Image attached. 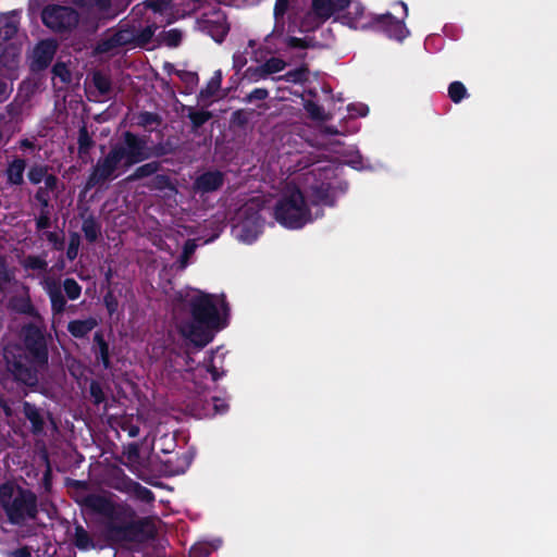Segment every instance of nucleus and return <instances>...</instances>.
I'll use <instances>...</instances> for the list:
<instances>
[{
	"instance_id": "nucleus-1",
	"label": "nucleus",
	"mask_w": 557,
	"mask_h": 557,
	"mask_svg": "<svg viewBox=\"0 0 557 557\" xmlns=\"http://www.w3.org/2000/svg\"><path fill=\"white\" fill-rule=\"evenodd\" d=\"M282 168L289 174L274 210L276 221L287 228H301L322 215V206H333L335 172L330 166L304 171L310 164L299 153L282 158Z\"/></svg>"
},
{
	"instance_id": "nucleus-2",
	"label": "nucleus",
	"mask_w": 557,
	"mask_h": 557,
	"mask_svg": "<svg viewBox=\"0 0 557 557\" xmlns=\"http://www.w3.org/2000/svg\"><path fill=\"white\" fill-rule=\"evenodd\" d=\"M178 301L174 310L177 331L194 346H207L213 339L214 332L225 325L223 318L227 307L224 297L187 289L178 293Z\"/></svg>"
},
{
	"instance_id": "nucleus-3",
	"label": "nucleus",
	"mask_w": 557,
	"mask_h": 557,
	"mask_svg": "<svg viewBox=\"0 0 557 557\" xmlns=\"http://www.w3.org/2000/svg\"><path fill=\"white\" fill-rule=\"evenodd\" d=\"M74 545L79 550L104 548L141 550L147 546H161L151 529L154 524H92L86 531L75 524Z\"/></svg>"
},
{
	"instance_id": "nucleus-4",
	"label": "nucleus",
	"mask_w": 557,
	"mask_h": 557,
	"mask_svg": "<svg viewBox=\"0 0 557 557\" xmlns=\"http://www.w3.org/2000/svg\"><path fill=\"white\" fill-rule=\"evenodd\" d=\"M23 336L26 349L8 345L4 347L3 356L8 369L17 381L34 385L37 382V369L47 363L48 351L44 335L38 327L34 325L24 327Z\"/></svg>"
},
{
	"instance_id": "nucleus-5",
	"label": "nucleus",
	"mask_w": 557,
	"mask_h": 557,
	"mask_svg": "<svg viewBox=\"0 0 557 557\" xmlns=\"http://www.w3.org/2000/svg\"><path fill=\"white\" fill-rule=\"evenodd\" d=\"M0 505L11 522L17 519H34L37 512L36 496L13 482L0 486Z\"/></svg>"
},
{
	"instance_id": "nucleus-6",
	"label": "nucleus",
	"mask_w": 557,
	"mask_h": 557,
	"mask_svg": "<svg viewBox=\"0 0 557 557\" xmlns=\"http://www.w3.org/2000/svg\"><path fill=\"white\" fill-rule=\"evenodd\" d=\"M261 200L259 197L251 198L238 209L233 225L235 238L245 244L255 242L261 232Z\"/></svg>"
},
{
	"instance_id": "nucleus-7",
	"label": "nucleus",
	"mask_w": 557,
	"mask_h": 557,
	"mask_svg": "<svg viewBox=\"0 0 557 557\" xmlns=\"http://www.w3.org/2000/svg\"><path fill=\"white\" fill-rule=\"evenodd\" d=\"M126 169L117 151L112 148L103 159L98 160L87 181V187L91 188L100 183L114 178L121 171H125Z\"/></svg>"
},
{
	"instance_id": "nucleus-8",
	"label": "nucleus",
	"mask_w": 557,
	"mask_h": 557,
	"mask_svg": "<svg viewBox=\"0 0 557 557\" xmlns=\"http://www.w3.org/2000/svg\"><path fill=\"white\" fill-rule=\"evenodd\" d=\"M197 24L200 30L210 35L218 42L224 39L230 29L225 13L216 5L205 11Z\"/></svg>"
},
{
	"instance_id": "nucleus-9",
	"label": "nucleus",
	"mask_w": 557,
	"mask_h": 557,
	"mask_svg": "<svg viewBox=\"0 0 557 557\" xmlns=\"http://www.w3.org/2000/svg\"><path fill=\"white\" fill-rule=\"evenodd\" d=\"M349 0H313L312 12L304 24L306 30L312 29L343 11Z\"/></svg>"
},
{
	"instance_id": "nucleus-10",
	"label": "nucleus",
	"mask_w": 557,
	"mask_h": 557,
	"mask_svg": "<svg viewBox=\"0 0 557 557\" xmlns=\"http://www.w3.org/2000/svg\"><path fill=\"white\" fill-rule=\"evenodd\" d=\"M42 22L53 30H64L77 24L78 15L71 8L50 5L42 11Z\"/></svg>"
},
{
	"instance_id": "nucleus-11",
	"label": "nucleus",
	"mask_w": 557,
	"mask_h": 557,
	"mask_svg": "<svg viewBox=\"0 0 557 557\" xmlns=\"http://www.w3.org/2000/svg\"><path fill=\"white\" fill-rule=\"evenodd\" d=\"M113 149L117 151L125 168H129L149 157L145 143L131 133H126L124 143L113 147Z\"/></svg>"
},
{
	"instance_id": "nucleus-12",
	"label": "nucleus",
	"mask_w": 557,
	"mask_h": 557,
	"mask_svg": "<svg viewBox=\"0 0 557 557\" xmlns=\"http://www.w3.org/2000/svg\"><path fill=\"white\" fill-rule=\"evenodd\" d=\"M199 0H148L147 5L160 15H169L175 10L173 18L183 17L185 14L196 9Z\"/></svg>"
},
{
	"instance_id": "nucleus-13",
	"label": "nucleus",
	"mask_w": 557,
	"mask_h": 557,
	"mask_svg": "<svg viewBox=\"0 0 557 557\" xmlns=\"http://www.w3.org/2000/svg\"><path fill=\"white\" fill-rule=\"evenodd\" d=\"M379 27L389 37L396 40H403L409 35L405 23L395 18L392 14L387 13L376 17Z\"/></svg>"
},
{
	"instance_id": "nucleus-14",
	"label": "nucleus",
	"mask_w": 557,
	"mask_h": 557,
	"mask_svg": "<svg viewBox=\"0 0 557 557\" xmlns=\"http://www.w3.org/2000/svg\"><path fill=\"white\" fill-rule=\"evenodd\" d=\"M273 35V32L269 34L263 45L255 52L256 53V60L260 61L261 59L265 58L268 54H272L277 52L281 49V44L284 41L289 47H304L302 39L289 37L284 39L283 36H275L271 41H269L270 37Z\"/></svg>"
},
{
	"instance_id": "nucleus-15",
	"label": "nucleus",
	"mask_w": 557,
	"mask_h": 557,
	"mask_svg": "<svg viewBox=\"0 0 557 557\" xmlns=\"http://www.w3.org/2000/svg\"><path fill=\"white\" fill-rule=\"evenodd\" d=\"M82 502L86 507L106 517H111L115 513V503L106 494H88Z\"/></svg>"
},
{
	"instance_id": "nucleus-16",
	"label": "nucleus",
	"mask_w": 557,
	"mask_h": 557,
	"mask_svg": "<svg viewBox=\"0 0 557 557\" xmlns=\"http://www.w3.org/2000/svg\"><path fill=\"white\" fill-rule=\"evenodd\" d=\"M55 44L52 40L39 42L33 52V67L45 69L49 65L55 53Z\"/></svg>"
},
{
	"instance_id": "nucleus-17",
	"label": "nucleus",
	"mask_w": 557,
	"mask_h": 557,
	"mask_svg": "<svg viewBox=\"0 0 557 557\" xmlns=\"http://www.w3.org/2000/svg\"><path fill=\"white\" fill-rule=\"evenodd\" d=\"M223 184V174L218 171L207 172L198 176L194 189L198 193H211L219 189Z\"/></svg>"
},
{
	"instance_id": "nucleus-18",
	"label": "nucleus",
	"mask_w": 557,
	"mask_h": 557,
	"mask_svg": "<svg viewBox=\"0 0 557 557\" xmlns=\"http://www.w3.org/2000/svg\"><path fill=\"white\" fill-rule=\"evenodd\" d=\"M348 11L342 16L344 24L352 28H364L368 26V21L364 12V8L359 2H350L347 5Z\"/></svg>"
},
{
	"instance_id": "nucleus-19",
	"label": "nucleus",
	"mask_w": 557,
	"mask_h": 557,
	"mask_svg": "<svg viewBox=\"0 0 557 557\" xmlns=\"http://www.w3.org/2000/svg\"><path fill=\"white\" fill-rule=\"evenodd\" d=\"M221 539H214L212 541H199L190 547L189 557H210L214 550L221 547Z\"/></svg>"
},
{
	"instance_id": "nucleus-20",
	"label": "nucleus",
	"mask_w": 557,
	"mask_h": 557,
	"mask_svg": "<svg viewBox=\"0 0 557 557\" xmlns=\"http://www.w3.org/2000/svg\"><path fill=\"white\" fill-rule=\"evenodd\" d=\"M289 0H276L274 7V28L273 35L270 37L269 41H271L275 36H282L285 32V18L284 15L288 10Z\"/></svg>"
},
{
	"instance_id": "nucleus-21",
	"label": "nucleus",
	"mask_w": 557,
	"mask_h": 557,
	"mask_svg": "<svg viewBox=\"0 0 557 557\" xmlns=\"http://www.w3.org/2000/svg\"><path fill=\"white\" fill-rule=\"evenodd\" d=\"M97 325L98 321L95 318H88L85 320L71 321L67 325V330L74 337L81 338L86 336Z\"/></svg>"
},
{
	"instance_id": "nucleus-22",
	"label": "nucleus",
	"mask_w": 557,
	"mask_h": 557,
	"mask_svg": "<svg viewBox=\"0 0 557 557\" xmlns=\"http://www.w3.org/2000/svg\"><path fill=\"white\" fill-rule=\"evenodd\" d=\"M221 83L222 73L218 70L214 72L207 86L200 91L199 100L203 103L211 101L218 95L221 88Z\"/></svg>"
},
{
	"instance_id": "nucleus-23",
	"label": "nucleus",
	"mask_w": 557,
	"mask_h": 557,
	"mask_svg": "<svg viewBox=\"0 0 557 557\" xmlns=\"http://www.w3.org/2000/svg\"><path fill=\"white\" fill-rule=\"evenodd\" d=\"M212 362H213V352H211L208 362H206L205 364H198L193 370V379H194L196 385H199V386L201 385V383L197 382V377H203V376H207V374H210L211 380L214 382L221 376L218 369L212 364Z\"/></svg>"
},
{
	"instance_id": "nucleus-24",
	"label": "nucleus",
	"mask_w": 557,
	"mask_h": 557,
	"mask_svg": "<svg viewBox=\"0 0 557 557\" xmlns=\"http://www.w3.org/2000/svg\"><path fill=\"white\" fill-rule=\"evenodd\" d=\"M25 166H26V163L23 159L13 160L7 169V176H8L9 183L14 184V185L22 184Z\"/></svg>"
},
{
	"instance_id": "nucleus-25",
	"label": "nucleus",
	"mask_w": 557,
	"mask_h": 557,
	"mask_svg": "<svg viewBox=\"0 0 557 557\" xmlns=\"http://www.w3.org/2000/svg\"><path fill=\"white\" fill-rule=\"evenodd\" d=\"M153 530L154 536L161 542V546H147L141 550H132L133 553H139L143 557H165L164 549L168 545V540L159 534V530L157 529V524L151 528Z\"/></svg>"
},
{
	"instance_id": "nucleus-26",
	"label": "nucleus",
	"mask_w": 557,
	"mask_h": 557,
	"mask_svg": "<svg viewBox=\"0 0 557 557\" xmlns=\"http://www.w3.org/2000/svg\"><path fill=\"white\" fill-rule=\"evenodd\" d=\"M17 32V22L15 17L4 16L0 20V37L4 40L12 38Z\"/></svg>"
},
{
	"instance_id": "nucleus-27",
	"label": "nucleus",
	"mask_w": 557,
	"mask_h": 557,
	"mask_svg": "<svg viewBox=\"0 0 557 557\" xmlns=\"http://www.w3.org/2000/svg\"><path fill=\"white\" fill-rule=\"evenodd\" d=\"M228 405L224 399L213 397L212 398V409H205L203 411H199L197 413L198 418H209L214 417L215 414L223 413L227 410Z\"/></svg>"
},
{
	"instance_id": "nucleus-28",
	"label": "nucleus",
	"mask_w": 557,
	"mask_h": 557,
	"mask_svg": "<svg viewBox=\"0 0 557 557\" xmlns=\"http://www.w3.org/2000/svg\"><path fill=\"white\" fill-rule=\"evenodd\" d=\"M24 413L27 419L32 422L34 431H40L42 429L44 421L41 419L38 409L29 403L24 404Z\"/></svg>"
},
{
	"instance_id": "nucleus-29",
	"label": "nucleus",
	"mask_w": 557,
	"mask_h": 557,
	"mask_svg": "<svg viewBox=\"0 0 557 557\" xmlns=\"http://www.w3.org/2000/svg\"><path fill=\"white\" fill-rule=\"evenodd\" d=\"M280 79L295 84L302 83L308 79V70L305 66L298 67L280 76Z\"/></svg>"
},
{
	"instance_id": "nucleus-30",
	"label": "nucleus",
	"mask_w": 557,
	"mask_h": 557,
	"mask_svg": "<svg viewBox=\"0 0 557 557\" xmlns=\"http://www.w3.org/2000/svg\"><path fill=\"white\" fill-rule=\"evenodd\" d=\"M94 341L99 347V359L101 360L104 368H109V347L101 333H96L94 336Z\"/></svg>"
},
{
	"instance_id": "nucleus-31",
	"label": "nucleus",
	"mask_w": 557,
	"mask_h": 557,
	"mask_svg": "<svg viewBox=\"0 0 557 557\" xmlns=\"http://www.w3.org/2000/svg\"><path fill=\"white\" fill-rule=\"evenodd\" d=\"M83 232L87 240L95 242L100 233V227L92 219H87L83 223Z\"/></svg>"
},
{
	"instance_id": "nucleus-32",
	"label": "nucleus",
	"mask_w": 557,
	"mask_h": 557,
	"mask_svg": "<svg viewBox=\"0 0 557 557\" xmlns=\"http://www.w3.org/2000/svg\"><path fill=\"white\" fill-rule=\"evenodd\" d=\"M448 95L454 102L458 103L466 97L467 89L462 83L454 82L449 85Z\"/></svg>"
},
{
	"instance_id": "nucleus-33",
	"label": "nucleus",
	"mask_w": 557,
	"mask_h": 557,
	"mask_svg": "<svg viewBox=\"0 0 557 557\" xmlns=\"http://www.w3.org/2000/svg\"><path fill=\"white\" fill-rule=\"evenodd\" d=\"M182 38H183L182 32L176 28H173L168 32H164L162 41L168 47H177L181 44Z\"/></svg>"
},
{
	"instance_id": "nucleus-34",
	"label": "nucleus",
	"mask_w": 557,
	"mask_h": 557,
	"mask_svg": "<svg viewBox=\"0 0 557 557\" xmlns=\"http://www.w3.org/2000/svg\"><path fill=\"white\" fill-rule=\"evenodd\" d=\"M268 75L278 73L283 71L286 66V62L280 58H270L264 63H262Z\"/></svg>"
},
{
	"instance_id": "nucleus-35",
	"label": "nucleus",
	"mask_w": 557,
	"mask_h": 557,
	"mask_svg": "<svg viewBox=\"0 0 557 557\" xmlns=\"http://www.w3.org/2000/svg\"><path fill=\"white\" fill-rule=\"evenodd\" d=\"M269 75H268L263 64H260V65L253 66V67H249L246 71V77L250 82H253V83L265 79Z\"/></svg>"
},
{
	"instance_id": "nucleus-36",
	"label": "nucleus",
	"mask_w": 557,
	"mask_h": 557,
	"mask_svg": "<svg viewBox=\"0 0 557 557\" xmlns=\"http://www.w3.org/2000/svg\"><path fill=\"white\" fill-rule=\"evenodd\" d=\"M63 287L70 299L74 300L79 297L82 288L75 280L66 278L63 283Z\"/></svg>"
},
{
	"instance_id": "nucleus-37",
	"label": "nucleus",
	"mask_w": 557,
	"mask_h": 557,
	"mask_svg": "<svg viewBox=\"0 0 557 557\" xmlns=\"http://www.w3.org/2000/svg\"><path fill=\"white\" fill-rule=\"evenodd\" d=\"M126 486L128 487V491L136 493V495L139 498H141L143 500H151L152 499L151 491L139 485L138 483L129 481L126 483Z\"/></svg>"
},
{
	"instance_id": "nucleus-38",
	"label": "nucleus",
	"mask_w": 557,
	"mask_h": 557,
	"mask_svg": "<svg viewBox=\"0 0 557 557\" xmlns=\"http://www.w3.org/2000/svg\"><path fill=\"white\" fill-rule=\"evenodd\" d=\"M49 296L51 300L52 310L57 313H61L64 310L65 300L58 290L49 288Z\"/></svg>"
},
{
	"instance_id": "nucleus-39",
	"label": "nucleus",
	"mask_w": 557,
	"mask_h": 557,
	"mask_svg": "<svg viewBox=\"0 0 557 557\" xmlns=\"http://www.w3.org/2000/svg\"><path fill=\"white\" fill-rule=\"evenodd\" d=\"M47 174V168L35 165L29 170L28 178L33 184H39L44 181Z\"/></svg>"
},
{
	"instance_id": "nucleus-40",
	"label": "nucleus",
	"mask_w": 557,
	"mask_h": 557,
	"mask_svg": "<svg viewBox=\"0 0 557 557\" xmlns=\"http://www.w3.org/2000/svg\"><path fill=\"white\" fill-rule=\"evenodd\" d=\"M21 527V530L17 531V534H20L21 536L25 537V536H32V535H35L36 537H38V532L40 531L41 532V528L46 527L47 524H41V523H38V524H18Z\"/></svg>"
},
{
	"instance_id": "nucleus-41",
	"label": "nucleus",
	"mask_w": 557,
	"mask_h": 557,
	"mask_svg": "<svg viewBox=\"0 0 557 557\" xmlns=\"http://www.w3.org/2000/svg\"><path fill=\"white\" fill-rule=\"evenodd\" d=\"M138 124L144 127H152L159 124V120L156 114L144 112L138 115Z\"/></svg>"
},
{
	"instance_id": "nucleus-42",
	"label": "nucleus",
	"mask_w": 557,
	"mask_h": 557,
	"mask_svg": "<svg viewBox=\"0 0 557 557\" xmlns=\"http://www.w3.org/2000/svg\"><path fill=\"white\" fill-rule=\"evenodd\" d=\"M305 108L311 117H313L315 120H324L325 119L324 110L317 103L309 101L306 103Z\"/></svg>"
},
{
	"instance_id": "nucleus-43",
	"label": "nucleus",
	"mask_w": 557,
	"mask_h": 557,
	"mask_svg": "<svg viewBox=\"0 0 557 557\" xmlns=\"http://www.w3.org/2000/svg\"><path fill=\"white\" fill-rule=\"evenodd\" d=\"M211 117V114L206 111L191 112L189 113V119L194 123L195 126H200L206 123Z\"/></svg>"
},
{
	"instance_id": "nucleus-44",
	"label": "nucleus",
	"mask_w": 557,
	"mask_h": 557,
	"mask_svg": "<svg viewBox=\"0 0 557 557\" xmlns=\"http://www.w3.org/2000/svg\"><path fill=\"white\" fill-rule=\"evenodd\" d=\"M32 550L39 552L40 550V544L37 543V545H29V546H23L17 549H15L12 553L13 557H30Z\"/></svg>"
},
{
	"instance_id": "nucleus-45",
	"label": "nucleus",
	"mask_w": 557,
	"mask_h": 557,
	"mask_svg": "<svg viewBox=\"0 0 557 557\" xmlns=\"http://www.w3.org/2000/svg\"><path fill=\"white\" fill-rule=\"evenodd\" d=\"M53 73L55 76L60 77V79L64 83L69 82L71 78V73L64 63H57L53 66Z\"/></svg>"
},
{
	"instance_id": "nucleus-46",
	"label": "nucleus",
	"mask_w": 557,
	"mask_h": 557,
	"mask_svg": "<svg viewBox=\"0 0 557 557\" xmlns=\"http://www.w3.org/2000/svg\"><path fill=\"white\" fill-rule=\"evenodd\" d=\"M78 248H79V239H78L77 235H74V236H72V238L70 240L67 251H66V256L70 260H74L76 258V256L78 253Z\"/></svg>"
},
{
	"instance_id": "nucleus-47",
	"label": "nucleus",
	"mask_w": 557,
	"mask_h": 557,
	"mask_svg": "<svg viewBox=\"0 0 557 557\" xmlns=\"http://www.w3.org/2000/svg\"><path fill=\"white\" fill-rule=\"evenodd\" d=\"M157 30V26H147L145 27L140 34L137 36V40L139 44L144 45L146 42H148L151 37L154 35Z\"/></svg>"
},
{
	"instance_id": "nucleus-48",
	"label": "nucleus",
	"mask_w": 557,
	"mask_h": 557,
	"mask_svg": "<svg viewBox=\"0 0 557 557\" xmlns=\"http://www.w3.org/2000/svg\"><path fill=\"white\" fill-rule=\"evenodd\" d=\"M269 96V91L264 88H256L247 95L245 101L252 102L255 100H263Z\"/></svg>"
},
{
	"instance_id": "nucleus-49",
	"label": "nucleus",
	"mask_w": 557,
	"mask_h": 557,
	"mask_svg": "<svg viewBox=\"0 0 557 557\" xmlns=\"http://www.w3.org/2000/svg\"><path fill=\"white\" fill-rule=\"evenodd\" d=\"M46 265L47 263L38 257H28L25 260V267L28 269L42 270L46 268Z\"/></svg>"
},
{
	"instance_id": "nucleus-50",
	"label": "nucleus",
	"mask_w": 557,
	"mask_h": 557,
	"mask_svg": "<svg viewBox=\"0 0 557 557\" xmlns=\"http://www.w3.org/2000/svg\"><path fill=\"white\" fill-rule=\"evenodd\" d=\"M13 309L20 311V312H29L32 310L30 302L27 298H20L13 301L12 304Z\"/></svg>"
},
{
	"instance_id": "nucleus-51",
	"label": "nucleus",
	"mask_w": 557,
	"mask_h": 557,
	"mask_svg": "<svg viewBox=\"0 0 557 557\" xmlns=\"http://www.w3.org/2000/svg\"><path fill=\"white\" fill-rule=\"evenodd\" d=\"M196 249V244L194 240H187L184 245L183 255H182V265L183 268L187 264V258L194 253Z\"/></svg>"
},
{
	"instance_id": "nucleus-52",
	"label": "nucleus",
	"mask_w": 557,
	"mask_h": 557,
	"mask_svg": "<svg viewBox=\"0 0 557 557\" xmlns=\"http://www.w3.org/2000/svg\"><path fill=\"white\" fill-rule=\"evenodd\" d=\"M90 395L92 396L95 404H100L104 399L103 392L100 385L96 382L90 384Z\"/></svg>"
},
{
	"instance_id": "nucleus-53",
	"label": "nucleus",
	"mask_w": 557,
	"mask_h": 557,
	"mask_svg": "<svg viewBox=\"0 0 557 557\" xmlns=\"http://www.w3.org/2000/svg\"><path fill=\"white\" fill-rule=\"evenodd\" d=\"M122 428H123V430H124V431H126V432L128 433V435H129L131 437H136V436H138V435H139V433H140V426H139V424H138V423H136V424H135V423H133V421H132V420H129V421H125V422L123 423V426H122Z\"/></svg>"
},
{
	"instance_id": "nucleus-54",
	"label": "nucleus",
	"mask_w": 557,
	"mask_h": 557,
	"mask_svg": "<svg viewBox=\"0 0 557 557\" xmlns=\"http://www.w3.org/2000/svg\"><path fill=\"white\" fill-rule=\"evenodd\" d=\"M348 111L352 116H366L368 114V107L359 103V104H351L348 107Z\"/></svg>"
},
{
	"instance_id": "nucleus-55",
	"label": "nucleus",
	"mask_w": 557,
	"mask_h": 557,
	"mask_svg": "<svg viewBox=\"0 0 557 557\" xmlns=\"http://www.w3.org/2000/svg\"><path fill=\"white\" fill-rule=\"evenodd\" d=\"M79 5H95L99 9H106L109 5V0H73Z\"/></svg>"
},
{
	"instance_id": "nucleus-56",
	"label": "nucleus",
	"mask_w": 557,
	"mask_h": 557,
	"mask_svg": "<svg viewBox=\"0 0 557 557\" xmlns=\"http://www.w3.org/2000/svg\"><path fill=\"white\" fill-rule=\"evenodd\" d=\"M247 63V59L244 53L236 52L233 55V65L237 71H240Z\"/></svg>"
},
{
	"instance_id": "nucleus-57",
	"label": "nucleus",
	"mask_w": 557,
	"mask_h": 557,
	"mask_svg": "<svg viewBox=\"0 0 557 557\" xmlns=\"http://www.w3.org/2000/svg\"><path fill=\"white\" fill-rule=\"evenodd\" d=\"M42 182L46 189L53 190L57 187L58 178L52 174H47Z\"/></svg>"
},
{
	"instance_id": "nucleus-58",
	"label": "nucleus",
	"mask_w": 557,
	"mask_h": 557,
	"mask_svg": "<svg viewBox=\"0 0 557 557\" xmlns=\"http://www.w3.org/2000/svg\"><path fill=\"white\" fill-rule=\"evenodd\" d=\"M205 409H212V399L211 400H207L205 405H202L201 407L198 406L197 404L193 407V413L197 417V413L199 411H203Z\"/></svg>"
},
{
	"instance_id": "nucleus-59",
	"label": "nucleus",
	"mask_w": 557,
	"mask_h": 557,
	"mask_svg": "<svg viewBox=\"0 0 557 557\" xmlns=\"http://www.w3.org/2000/svg\"><path fill=\"white\" fill-rule=\"evenodd\" d=\"M88 145H89L88 135H87V133L85 131H82L81 135H79V147H81V149H84Z\"/></svg>"
},
{
	"instance_id": "nucleus-60",
	"label": "nucleus",
	"mask_w": 557,
	"mask_h": 557,
	"mask_svg": "<svg viewBox=\"0 0 557 557\" xmlns=\"http://www.w3.org/2000/svg\"><path fill=\"white\" fill-rule=\"evenodd\" d=\"M95 81L100 90L106 91L108 89V83L102 81L100 76H95Z\"/></svg>"
},
{
	"instance_id": "nucleus-61",
	"label": "nucleus",
	"mask_w": 557,
	"mask_h": 557,
	"mask_svg": "<svg viewBox=\"0 0 557 557\" xmlns=\"http://www.w3.org/2000/svg\"><path fill=\"white\" fill-rule=\"evenodd\" d=\"M124 39H125L124 34H123V33H119V34H116V35H114V36L112 37L111 41H112L113 44H121Z\"/></svg>"
},
{
	"instance_id": "nucleus-62",
	"label": "nucleus",
	"mask_w": 557,
	"mask_h": 557,
	"mask_svg": "<svg viewBox=\"0 0 557 557\" xmlns=\"http://www.w3.org/2000/svg\"><path fill=\"white\" fill-rule=\"evenodd\" d=\"M8 91V86L5 83L0 82V100L5 97Z\"/></svg>"
},
{
	"instance_id": "nucleus-63",
	"label": "nucleus",
	"mask_w": 557,
	"mask_h": 557,
	"mask_svg": "<svg viewBox=\"0 0 557 557\" xmlns=\"http://www.w3.org/2000/svg\"><path fill=\"white\" fill-rule=\"evenodd\" d=\"M39 228H44L48 226V218H40L37 222Z\"/></svg>"
},
{
	"instance_id": "nucleus-64",
	"label": "nucleus",
	"mask_w": 557,
	"mask_h": 557,
	"mask_svg": "<svg viewBox=\"0 0 557 557\" xmlns=\"http://www.w3.org/2000/svg\"><path fill=\"white\" fill-rule=\"evenodd\" d=\"M147 169H150L151 171H153V170H154V168H152V165H151V164H147V165H145V166H140V168L138 169V172H140V173H145Z\"/></svg>"
}]
</instances>
